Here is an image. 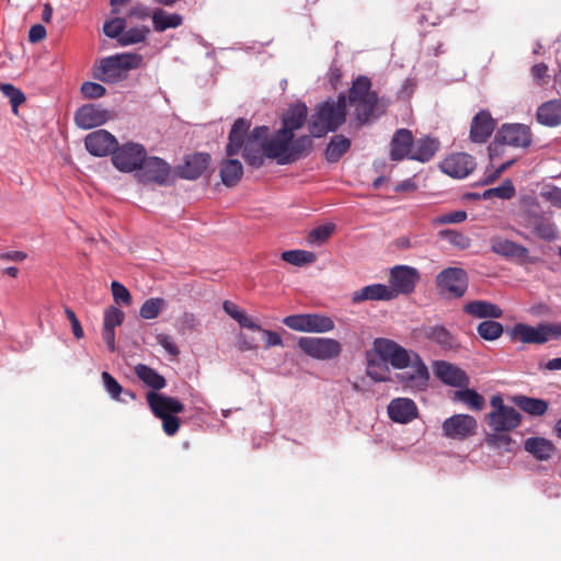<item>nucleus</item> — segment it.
I'll use <instances>...</instances> for the list:
<instances>
[{
	"mask_svg": "<svg viewBox=\"0 0 561 561\" xmlns=\"http://www.w3.org/2000/svg\"><path fill=\"white\" fill-rule=\"evenodd\" d=\"M436 285L440 294L460 298L468 288L467 272L460 267H447L437 275Z\"/></svg>",
	"mask_w": 561,
	"mask_h": 561,
	"instance_id": "obj_13",
	"label": "nucleus"
},
{
	"mask_svg": "<svg viewBox=\"0 0 561 561\" xmlns=\"http://www.w3.org/2000/svg\"><path fill=\"white\" fill-rule=\"evenodd\" d=\"M335 226L333 224L322 225L313 228L307 236L309 244H322L332 236Z\"/></svg>",
	"mask_w": 561,
	"mask_h": 561,
	"instance_id": "obj_47",
	"label": "nucleus"
},
{
	"mask_svg": "<svg viewBox=\"0 0 561 561\" xmlns=\"http://www.w3.org/2000/svg\"><path fill=\"white\" fill-rule=\"evenodd\" d=\"M467 219V213L465 210H456L453 213L444 214L437 217L434 222L435 224H460Z\"/></svg>",
	"mask_w": 561,
	"mask_h": 561,
	"instance_id": "obj_58",
	"label": "nucleus"
},
{
	"mask_svg": "<svg viewBox=\"0 0 561 561\" xmlns=\"http://www.w3.org/2000/svg\"><path fill=\"white\" fill-rule=\"evenodd\" d=\"M242 175L243 167L238 159H226L220 163V179L226 186H236Z\"/></svg>",
	"mask_w": 561,
	"mask_h": 561,
	"instance_id": "obj_36",
	"label": "nucleus"
},
{
	"mask_svg": "<svg viewBox=\"0 0 561 561\" xmlns=\"http://www.w3.org/2000/svg\"><path fill=\"white\" fill-rule=\"evenodd\" d=\"M297 345L306 355L319 360L336 358L342 352L341 343L330 337L302 336Z\"/></svg>",
	"mask_w": 561,
	"mask_h": 561,
	"instance_id": "obj_11",
	"label": "nucleus"
},
{
	"mask_svg": "<svg viewBox=\"0 0 561 561\" xmlns=\"http://www.w3.org/2000/svg\"><path fill=\"white\" fill-rule=\"evenodd\" d=\"M111 289L116 304H124L126 306L131 304V295L123 284L114 280L111 284Z\"/></svg>",
	"mask_w": 561,
	"mask_h": 561,
	"instance_id": "obj_54",
	"label": "nucleus"
},
{
	"mask_svg": "<svg viewBox=\"0 0 561 561\" xmlns=\"http://www.w3.org/2000/svg\"><path fill=\"white\" fill-rule=\"evenodd\" d=\"M503 325L493 320H485L479 323L478 334L485 341H494L503 334Z\"/></svg>",
	"mask_w": 561,
	"mask_h": 561,
	"instance_id": "obj_42",
	"label": "nucleus"
},
{
	"mask_svg": "<svg viewBox=\"0 0 561 561\" xmlns=\"http://www.w3.org/2000/svg\"><path fill=\"white\" fill-rule=\"evenodd\" d=\"M307 117L308 107L305 103L298 102L291 104L282 116L280 129L289 130L290 134H295L297 129L305 125Z\"/></svg>",
	"mask_w": 561,
	"mask_h": 561,
	"instance_id": "obj_26",
	"label": "nucleus"
},
{
	"mask_svg": "<svg viewBox=\"0 0 561 561\" xmlns=\"http://www.w3.org/2000/svg\"><path fill=\"white\" fill-rule=\"evenodd\" d=\"M373 351L385 363H389L394 369H409L396 375L397 380L413 391H422L427 387L430 371L421 356L404 348L397 342L377 337L373 342Z\"/></svg>",
	"mask_w": 561,
	"mask_h": 561,
	"instance_id": "obj_1",
	"label": "nucleus"
},
{
	"mask_svg": "<svg viewBox=\"0 0 561 561\" xmlns=\"http://www.w3.org/2000/svg\"><path fill=\"white\" fill-rule=\"evenodd\" d=\"M256 331L261 332L263 334V336L265 339V348L283 345V340L277 332L263 329L261 325H260V330H256Z\"/></svg>",
	"mask_w": 561,
	"mask_h": 561,
	"instance_id": "obj_62",
	"label": "nucleus"
},
{
	"mask_svg": "<svg viewBox=\"0 0 561 561\" xmlns=\"http://www.w3.org/2000/svg\"><path fill=\"white\" fill-rule=\"evenodd\" d=\"M540 196L553 207L561 209V187L546 185L540 192Z\"/></svg>",
	"mask_w": 561,
	"mask_h": 561,
	"instance_id": "obj_56",
	"label": "nucleus"
},
{
	"mask_svg": "<svg viewBox=\"0 0 561 561\" xmlns=\"http://www.w3.org/2000/svg\"><path fill=\"white\" fill-rule=\"evenodd\" d=\"M283 323L291 330L308 332L307 313L287 316Z\"/></svg>",
	"mask_w": 561,
	"mask_h": 561,
	"instance_id": "obj_53",
	"label": "nucleus"
},
{
	"mask_svg": "<svg viewBox=\"0 0 561 561\" xmlns=\"http://www.w3.org/2000/svg\"><path fill=\"white\" fill-rule=\"evenodd\" d=\"M531 142L533 133L529 126L524 124H504L497 130L494 142L489 147L490 157L493 158L503 145L514 148H528Z\"/></svg>",
	"mask_w": 561,
	"mask_h": 561,
	"instance_id": "obj_9",
	"label": "nucleus"
},
{
	"mask_svg": "<svg viewBox=\"0 0 561 561\" xmlns=\"http://www.w3.org/2000/svg\"><path fill=\"white\" fill-rule=\"evenodd\" d=\"M282 260L295 266H304L314 263L317 255L306 250H289L282 253Z\"/></svg>",
	"mask_w": 561,
	"mask_h": 561,
	"instance_id": "obj_41",
	"label": "nucleus"
},
{
	"mask_svg": "<svg viewBox=\"0 0 561 561\" xmlns=\"http://www.w3.org/2000/svg\"><path fill=\"white\" fill-rule=\"evenodd\" d=\"M236 345L241 352L255 351L259 348L256 340L244 333L238 334Z\"/></svg>",
	"mask_w": 561,
	"mask_h": 561,
	"instance_id": "obj_59",
	"label": "nucleus"
},
{
	"mask_svg": "<svg viewBox=\"0 0 561 561\" xmlns=\"http://www.w3.org/2000/svg\"><path fill=\"white\" fill-rule=\"evenodd\" d=\"M438 236L460 250H466L471 245V239L468 236L454 229L440 230Z\"/></svg>",
	"mask_w": 561,
	"mask_h": 561,
	"instance_id": "obj_43",
	"label": "nucleus"
},
{
	"mask_svg": "<svg viewBox=\"0 0 561 561\" xmlns=\"http://www.w3.org/2000/svg\"><path fill=\"white\" fill-rule=\"evenodd\" d=\"M443 173L454 179L467 178L476 169V160L465 152H456L447 156L440 163Z\"/></svg>",
	"mask_w": 561,
	"mask_h": 561,
	"instance_id": "obj_17",
	"label": "nucleus"
},
{
	"mask_svg": "<svg viewBox=\"0 0 561 561\" xmlns=\"http://www.w3.org/2000/svg\"><path fill=\"white\" fill-rule=\"evenodd\" d=\"M162 420V428L168 436H173L180 428V419L175 415L160 417Z\"/></svg>",
	"mask_w": 561,
	"mask_h": 561,
	"instance_id": "obj_60",
	"label": "nucleus"
},
{
	"mask_svg": "<svg viewBox=\"0 0 561 561\" xmlns=\"http://www.w3.org/2000/svg\"><path fill=\"white\" fill-rule=\"evenodd\" d=\"M312 150L313 141L309 135L295 138V134L279 128L273 135H268L265 156L267 159L285 165L308 157Z\"/></svg>",
	"mask_w": 561,
	"mask_h": 561,
	"instance_id": "obj_4",
	"label": "nucleus"
},
{
	"mask_svg": "<svg viewBox=\"0 0 561 561\" xmlns=\"http://www.w3.org/2000/svg\"><path fill=\"white\" fill-rule=\"evenodd\" d=\"M124 312L116 307H108L104 311V322L103 328L115 329L121 325L124 321Z\"/></svg>",
	"mask_w": 561,
	"mask_h": 561,
	"instance_id": "obj_52",
	"label": "nucleus"
},
{
	"mask_svg": "<svg viewBox=\"0 0 561 561\" xmlns=\"http://www.w3.org/2000/svg\"><path fill=\"white\" fill-rule=\"evenodd\" d=\"M536 121L547 127L561 125V99L543 102L536 111Z\"/></svg>",
	"mask_w": 561,
	"mask_h": 561,
	"instance_id": "obj_29",
	"label": "nucleus"
},
{
	"mask_svg": "<svg viewBox=\"0 0 561 561\" xmlns=\"http://www.w3.org/2000/svg\"><path fill=\"white\" fill-rule=\"evenodd\" d=\"M135 374L147 387L151 388L156 392L167 386L165 378L148 365H136Z\"/></svg>",
	"mask_w": 561,
	"mask_h": 561,
	"instance_id": "obj_37",
	"label": "nucleus"
},
{
	"mask_svg": "<svg viewBox=\"0 0 561 561\" xmlns=\"http://www.w3.org/2000/svg\"><path fill=\"white\" fill-rule=\"evenodd\" d=\"M388 414L393 422L405 424L417 416V407L411 399L397 398L389 403Z\"/></svg>",
	"mask_w": 561,
	"mask_h": 561,
	"instance_id": "obj_22",
	"label": "nucleus"
},
{
	"mask_svg": "<svg viewBox=\"0 0 561 561\" xmlns=\"http://www.w3.org/2000/svg\"><path fill=\"white\" fill-rule=\"evenodd\" d=\"M438 148L439 141L433 138L425 137L415 141L413 140L412 154L410 156V159L420 162H427L434 157Z\"/></svg>",
	"mask_w": 561,
	"mask_h": 561,
	"instance_id": "obj_34",
	"label": "nucleus"
},
{
	"mask_svg": "<svg viewBox=\"0 0 561 561\" xmlns=\"http://www.w3.org/2000/svg\"><path fill=\"white\" fill-rule=\"evenodd\" d=\"M455 397L473 410L480 411L484 407V398L473 389L459 390Z\"/></svg>",
	"mask_w": 561,
	"mask_h": 561,
	"instance_id": "obj_44",
	"label": "nucleus"
},
{
	"mask_svg": "<svg viewBox=\"0 0 561 561\" xmlns=\"http://www.w3.org/2000/svg\"><path fill=\"white\" fill-rule=\"evenodd\" d=\"M146 400L157 417L174 415L184 411V405L179 399L156 391H149L146 394Z\"/></svg>",
	"mask_w": 561,
	"mask_h": 561,
	"instance_id": "obj_19",
	"label": "nucleus"
},
{
	"mask_svg": "<svg viewBox=\"0 0 561 561\" xmlns=\"http://www.w3.org/2000/svg\"><path fill=\"white\" fill-rule=\"evenodd\" d=\"M151 19L153 30L159 33L168 28H176L183 23V18L179 13H168L160 8L153 10Z\"/></svg>",
	"mask_w": 561,
	"mask_h": 561,
	"instance_id": "obj_35",
	"label": "nucleus"
},
{
	"mask_svg": "<svg viewBox=\"0 0 561 561\" xmlns=\"http://www.w3.org/2000/svg\"><path fill=\"white\" fill-rule=\"evenodd\" d=\"M351 148V140L343 135H335L325 149V159L329 162H337Z\"/></svg>",
	"mask_w": 561,
	"mask_h": 561,
	"instance_id": "obj_38",
	"label": "nucleus"
},
{
	"mask_svg": "<svg viewBox=\"0 0 561 561\" xmlns=\"http://www.w3.org/2000/svg\"><path fill=\"white\" fill-rule=\"evenodd\" d=\"M118 145L117 139L105 129H98L84 138L85 149L94 157L113 154Z\"/></svg>",
	"mask_w": 561,
	"mask_h": 561,
	"instance_id": "obj_18",
	"label": "nucleus"
},
{
	"mask_svg": "<svg viewBox=\"0 0 561 561\" xmlns=\"http://www.w3.org/2000/svg\"><path fill=\"white\" fill-rule=\"evenodd\" d=\"M108 118V111L95 104L82 105L75 113L76 124L83 129L101 126L106 123Z\"/></svg>",
	"mask_w": 561,
	"mask_h": 561,
	"instance_id": "obj_21",
	"label": "nucleus"
},
{
	"mask_svg": "<svg viewBox=\"0 0 561 561\" xmlns=\"http://www.w3.org/2000/svg\"><path fill=\"white\" fill-rule=\"evenodd\" d=\"M390 158L393 161H400L409 158L412 154L413 135L411 130L401 128L398 129L391 139Z\"/></svg>",
	"mask_w": 561,
	"mask_h": 561,
	"instance_id": "obj_25",
	"label": "nucleus"
},
{
	"mask_svg": "<svg viewBox=\"0 0 561 561\" xmlns=\"http://www.w3.org/2000/svg\"><path fill=\"white\" fill-rule=\"evenodd\" d=\"M157 342L160 346H162L170 355L178 356L179 355V348L174 344L171 336L160 333L157 335Z\"/></svg>",
	"mask_w": 561,
	"mask_h": 561,
	"instance_id": "obj_63",
	"label": "nucleus"
},
{
	"mask_svg": "<svg viewBox=\"0 0 561 561\" xmlns=\"http://www.w3.org/2000/svg\"><path fill=\"white\" fill-rule=\"evenodd\" d=\"M308 332L325 333L334 329V321L324 314L307 313Z\"/></svg>",
	"mask_w": 561,
	"mask_h": 561,
	"instance_id": "obj_40",
	"label": "nucleus"
},
{
	"mask_svg": "<svg viewBox=\"0 0 561 561\" xmlns=\"http://www.w3.org/2000/svg\"><path fill=\"white\" fill-rule=\"evenodd\" d=\"M164 306L165 301L163 298L147 299L140 307L139 314L146 320L154 319L159 316Z\"/></svg>",
	"mask_w": 561,
	"mask_h": 561,
	"instance_id": "obj_45",
	"label": "nucleus"
},
{
	"mask_svg": "<svg viewBox=\"0 0 561 561\" xmlns=\"http://www.w3.org/2000/svg\"><path fill=\"white\" fill-rule=\"evenodd\" d=\"M81 93L85 99H99L105 95L106 89L96 82H84L81 85Z\"/></svg>",
	"mask_w": 561,
	"mask_h": 561,
	"instance_id": "obj_57",
	"label": "nucleus"
},
{
	"mask_svg": "<svg viewBox=\"0 0 561 561\" xmlns=\"http://www.w3.org/2000/svg\"><path fill=\"white\" fill-rule=\"evenodd\" d=\"M492 411L486 414V423L493 432H513L522 423L520 413L513 407L504 404L501 394L490 399Z\"/></svg>",
	"mask_w": 561,
	"mask_h": 561,
	"instance_id": "obj_8",
	"label": "nucleus"
},
{
	"mask_svg": "<svg viewBox=\"0 0 561 561\" xmlns=\"http://www.w3.org/2000/svg\"><path fill=\"white\" fill-rule=\"evenodd\" d=\"M422 336L436 343L443 350H456L457 337L444 325H426L421 330Z\"/></svg>",
	"mask_w": 561,
	"mask_h": 561,
	"instance_id": "obj_24",
	"label": "nucleus"
},
{
	"mask_svg": "<svg viewBox=\"0 0 561 561\" xmlns=\"http://www.w3.org/2000/svg\"><path fill=\"white\" fill-rule=\"evenodd\" d=\"M435 375L440 381L453 387H465L469 382L465 370L444 360L435 363Z\"/></svg>",
	"mask_w": 561,
	"mask_h": 561,
	"instance_id": "obj_23",
	"label": "nucleus"
},
{
	"mask_svg": "<svg viewBox=\"0 0 561 561\" xmlns=\"http://www.w3.org/2000/svg\"><path fill=\"white\" fill-rule=\"evenodd\" d=\"M371 87V80L367 76H358L348 90L346 103L354 108V118L358 126L369 124L386 112L387 103Z\"/></svg>",
	"mask_w": 561,
	"mask_h": 561,
	"instance_id": "obj_3",
	"label": "nucleus"
},
{
	"mask_svg": "<svg viewBox=\"0 0 561 561\" xmlns=\"http://www.w3.org/2000/svg\"><path fill=\"white\" fill-rule=\"evenodd\" d=\"M508 433L510 432H493V433L486 435L485 442L488 445H490L492 447L508 448V446L513 443V439L508 435Z\"/></svg>",
	"mask_w": 561,
	"mask_h": 561,
	"instance_id": "obj_55",
	"label": "nucleus"
},
{
	"mask_svg": "<svg viewBox=\"0 0 561 561\" xmlns=\"http://www.w3.org/2000/svg\"><path fill=\"white\" fill-rule=\"evenodd\" d=\"M142 56L136 53H123L102 58L93 68V77L105 83H117L127 78L129 70L141 66Z\"/></svg>",
	"mask_w": 561,
	"mask_h": 561,
	"instance_id": "obj_6",
	"label": "nucleus"
},
{
	"mask_svg": "<svg viewBox=\"0 0 561 561\" xmlns=\"http://www.w3.org/2000/svg\"><path fill=\"white\" fill-rule=\"evenodd\" d=\"M65 314H66L67 319L69 320V322L71 324V330H72V333L76 336V339H78V340L82 339L83 335H84V332H83V329H82V327L80 324V321L77 318V316L73 312V310L68 308V307H66L65 308Z\"/></svg>",
	"mask_w": 561,
	"mask_h": 561,
	"instance_id": "obj_61",
	"label": "nucleus"
},
{
	"mask_svg": "<svg viewBox=\"0 0 561 561\" xmlns=\"http://www.w3.org/2000/svg\"><path fill=\"white\" fill-rule=\"evenodd\" d=\"M496 127V122L486 110L479 111L470 124L469 139L476 144H484L489 140Z\"/></svg>",
	"mask_w": 561,
	"mask_h": 561,
	"instance_id": "obj_20",
	"label": "nucleus"
},
{
	"mask_svg": "<svg viewBox=\"0 0 561 561\" xmlns=\"http://www.w3.org/2000/svg\"><path fill=\"white\" fill-rule=\"evenodd\" d=\"M524 448L537 460H549L556 453L554 444L545 437H529L524 443Z\"/></svg>",
	"mask_w": 561,
	"mask_h": 561,
	"instance_id": "obj_32",
	"label": "nucleus"
},
{
	"mask_svg": "<svg viewBox=\"0 0 561 561\" xmlns=\"http://www.w3.org/2000/svg\"><path fill=\"white\" fill-rule=\"evenodd\" d=\"M137 180L144 184L154 183L159 186H168L173 183L171 165L159 157L144 158V162L138 167L135 174Z\"/></svg>",
	"mask_w": 561,
	"mask_h": 561,
	"instance_id": "obj_10",
	"label": "nucleus"
},
{
	"mask_svg": "<svg viewBox=\"0 0 561 561\" xmlns=\"http://www.w3.org/2000/svg\"><path fill=\"white\" fill-rule=\"evenodd\" d=\"M102 380L106 392L111 396L112 399L119 401L121 394L123 393V387L118 383V381L107 371H103Z\"/></svg>",
	"mask_w": 561,
	"mask_h": 561,
	"instance_id": "obj_51",
	"label": "nucleus"
},
{
	"mask_svg": "<svg viewBox=\"0 0 561 561\" xmlns=\"http://www.w3.org/2000/svg\"><path fill=\"white\" fill-rule=\"evenodd\" d=\"M149 28L147 27H131L127 31H123L122 36L118 37L121 46H128L133 44L141 43L146 39Z\"/></svg>",
	"mask_w": 561,
	"mask_h": 561,
	"instance_id": "obj_46",
	"label": "nucleus"
},
{
	"mask_svg": "<svg viewBox=\"0 0 561 561\" xmlns=\"http://www.w3.org/2000/svg\"><path fill=\"white\" fill-rule=\"evenodd\" d=\"M512 337L526 344H543L557 340V323H540L537 327L517 323L513 327Z\"/></svg>",
	"mask_w": 561,
	"mask_h": 561,
	"instance_id": "obj_15",
	"label": "nucleus"
},
{
	"mask_svg": "<svg viewBox=\"0 0 561 561\" xmlns=\"http://www.w3.org/2000/svg\"><path fill=\"white\" fill-rule=\"evenodd\" d=\"M222 308L227 314H229L240 324V327L249 330H260V324H257L251 317L240 310L234 302L226 300L222 304Z\"/></svg>",
	"mask_w": 561,
	"mask_h": 561,
	"instance_id": "obj_39",
	"label": "nucleus"
},
{
	"mask_svg": "<svg viewBox=\"0 0 561 561\" xmlns=\"http://www.w3.org/2000/svg\"><path fill=\"white\" fill-rule=\"evenodd\" d=\"M251 123L245 118H238L231 126L228 135L226 153L233 157L243 149L242 156L252 168L259 169L264 164L265 148L268 140L270 128L256 126L250 133Z\"/></svg>",
	"mask_w": 561,
	"mask_h": 561,
	"instance_id": "obj_2",
	"label": "nucleus"
},
{
	"mask_svg": "<svg viewBox=\"0 0 561 561\" xmlns=\"http://www.w3.org/2000/svg\"><path fill=\"white\" fill-rule=\"evenodd\" d=\"M515 194V187L511 180H505L500 186L489 188L483 193L485 199L492 197H499L502 199H510Z\"/></svg>",
	"mask_w": 561,
	"mask_h": 561,
	"instance_id": "obj_49",
	"label": "nucleus"
},
{
	"mask_svg": "<svg viewBox=\"0 0 561 561\" xmlns=\"http://www.w3.org/2000/svg\"><path fill=\"white\" fill-rule=\"evenodd\" d=\"M393 299L392 291L385 284H371L352 294V302L359 304L367 300L389 301Z\"/></svg>",
	"mask_w": 561,
	"mask_h": 561,
	"instance_id": "obj_28",
	"label": "nucleus"
},
{
	"mask_svg": "<svg viewBox=\"0 0 561 561\" xmlns=\"http://www.w3.org/2000/svg\"><path fill=\"white\" fill-rule=\"evenodd\" d=\"M512 401L523 412L529 414L530 416H542L549 409L548 401L539 398L527 397L524 394L512 397Z\"/></svg>",
	"mask_w": 561,
	"mask_h": 561,
	"instance_id": "obj_33",
	"label": "nucleus"
},
{
	"mask_svg": "<svg viewBox=\"0 0 561 561\" xmlns=\"http://www.w3.org/2000/svg\"><path fill=\"white\" fill-rule=\"evenodd\" d=\"M477 420L468 414H455L446 419L442 425L447 438L462 440L476 434Z\"/></svg>",
	"mask_w": 561,
	"mask_h": 561,
	"instance_id": "obj_16",
	"label": "nucleus"
},
{
	"mask_svg": "<svg viewBox=\"0 0 561 561\" xmlns=\"http://www.w3.org/2000/svg\"><path fill=\"white\" fill-rule=\"evenodd\" d=\"M463 312L477 319H499L503 310L495 304L486 300H472L463 305Z\"/></svg>",
	"mask_w": 561,
	"mask_h": 561,
	"instance_id": "obj_30",
	"label": "nucleus"
},
{
	"mask_svg": "<svg viewBox=\"0 0 561 561\" xmlns=\"http://www.w3.org/2000/svg\"><path fill=\"white\" fill-rule=\"evenodd\" d=\"M519 222L530 229L534 234L545 241L557 238L556 225L546 217L540 203L533 195H525L520 199Z\"/></svg>",
	"mask_w": 561,
	"mask_h": 561,
	"instance_id": "obj_7",
	"label": "nucleus"
},
{
	"mask_svg": "<svg viewBox=\"0 0 561 561\" xmlns=\"http://www.w3.org/2000/svg\"><path fill=\"white\" fill-rule=\"evenodd\" d=\"M346 106L344 93L336 101L329 100L318 104L308 122L310 137L321 138L330 131H336L346 121Z\"/></svg>",
	"mask_w": 561,
	"mask_h": 561,
	"instance_id": "obj_5",
	"label": "nucleus"
},
{
	"mask_svg": "<svg viewBox=\"0 0 561 561\" xmlns=\"http://www.w3.org/2000/svg\"><path fill=\"white\" fill-rule=\"evenodd\" d=\"M125 27L126 20L124 18H114L104 23L103 32L106 36L118 39V37L122 36Z\"/></svg>",
	"mask_w": 561,
	"mask_h": 561,
	"instance_id": "obj_50",
	"label": "nucleus"
},
{
	"mask_svg": "<svg viewBox=\"0 0 561 561\" xmlns=\"http://www.w3.org/2000/svg\"><path fill=\"white\" fill-rule=\"evenodd\" d=\"M420 272L409 265H396L389 273V289L392 291L393 299L399 295H410L414 291L420 282Z\"/></svg>",
	"mask_w": 561,
	"mask_h": 561,
	"instance_id": "obj_14",
	"label": "nucleus"
},
{
	"mask_svg": "<svg viewBox=\"0 0 561 561\" xmlns=\"http://www.w3.org/2000/svg\"><path fill=\"white\" fill-rule=\"evenodd\" d=\"M491 250L492 252L504 257H513L518 260H525L529 253L526 247L503 238L492 239Z\"/></svg>",
	"mask_w": 561,
	"mask_h": 561,
	"instance_id": "obj_31",
	"label": "nucleus"
},
{
	"mask_svg": "<svg viewBox=\"0 0 561 561\" xmlns=\"http://www.w3.org/2000/svg\"><path fill=\"white\" fill-rule=\"evenodd\" d=\"M0 91L9 99L12 111L18 113V107L25 102L24 93L11 83H0Z\"/></svg>",
	"mask_w": 561,
	"mask_h": 561,
	"instance_id": "obj_48",
	"label": "nucleus"
},
{
	"mask_svg": "<svg viewBox=\"0 0 561 561\" xmlns=\"http://www.w3.org/2000/svg\"><path fill=\"white\" fill-rule=\"evenodd\" d=\"M149 15L150 9L142 3L135 4L128 12L129 18H135L138 20H146Z\"/></svg>",
	"mask_w": 561,
	"mask_h": 561,
	"instance_id": "obj_64",
	"label": "nucleus"
},
{
	"mask_svg": "<svg viewBox=\"0 0 561 561\" xmlns=\"http://www.w3.org/2000/svg\"><path fill=\"white\" fill-rule=\"evenodd\" d=\"M147 154L142 145L137 142H127L116 147L112 154L113 165L121 172L130 173L137 171L138 167L144 162Z\"/></svg>",
	"mask_w": 561,
	"mask_h": 561,
	"instance_id": "obj_12",
	"label": "nucleus"
},
{
	"mask_svg": "<svg viewBox=\"0 0 561 561\" xmlns=\"http://www.w3.org/2000/svg\"><path fill=\"white\" fill-rule=\"evenodd\" d=\"M209 162L208 153H195L186 158L184 165L178 169V174L182 179L196 180L204 173Z\"/></svg>",
	"mask_w": 561,
	"mask_h": 561,
	"instance_id": "obj_27",
	"label": "nucleus"
}]
</instances>
